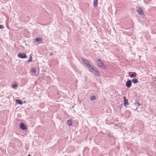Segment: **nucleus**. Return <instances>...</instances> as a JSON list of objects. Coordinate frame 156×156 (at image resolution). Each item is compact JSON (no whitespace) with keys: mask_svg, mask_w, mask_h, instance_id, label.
I'll return each mask as SVG.
<instances>
[{"mask_svg":"<svg viewBox=\"0 0 156 156\" xmlns=\"http://www.w3.org/2000/svg\"><path fill=\"white\" fill-rule=\"evenodd\" d=\"M67 124L68 125L70 126L72 125V121L71 119L68 120L67 121Z\"/></svg>","mask_w":156,"mask_h":156,"instance_id":"nucleus-11","label":"nucleus"},{"mask_svg":"<svg viewBox=\"0 0 156 156\" xmlns=\"http://www.w3.org/2000/svg\"><path fill=\"white\" fill-rule=\"evenodd\" d=\"M107 135L109 137H110L111 138H114V136L113 135H112V134L110 133H108Z\"/></svg>","mask_w":156,"mask_h":156,"instance_id":"nucleus-14","label":"nucleus"},{"mask_svg":"<svg viewBox=\"0 0 156 156\" xmlns=\"http://www.w3.org/2000/svg\"><path fill=\"white\" fill-rule=\"evenodd\" d=\"M81 60L83 63L88 68L90 72L94 73L95 76H100V75L99 71L93 65H91L88 61L85 58H81Z\"/></svg>","mask_w":156,"mask_h":156,"instance_id":"nucleus-1","label":"nucleus"},{"mask_svg":"<svg viewBox=\"0 0 156 156\" xmlns=\"http://www.w3.org/2000/svg\"><path fill=\"white\" fill-rule=\"evenodd\" d=\"M16 102L19 104L22 105L23 104V102L20 100H17Z\"/></svg>","mask_w":156,"mask_h":156,"instance_id":"nucleus-15","label":"nucleus"},{"mask_svg":"<svg viewBox=\"0 0 156 156\" xmlns=\"http://www.w3.org/2000/svg\"><path fill=\"white\" fill-rule=\"evenodd\" d=\"M96 97L95 95H93L90 97V100L93 101L96 100Z\"/></svg>","mask_w":156,"mask_h":156,"instance_id":"nucleus-12","label":"nucleus"},{"mask_svg":"<svg viewBox=\"0 0 156 156\" xmlns=\"http://www.w3.org/2000/svg\"><path fill=\"white\" fill-rule=\"evenodd\" d=\"M138 100H136L135 101V105H136V106L137 107H139L140 105V104H139V103L138 102Z\"/></svg>","mask_w":156,"mask_h":156,"instance_id":"nucleus-16","label":"nucleus"},{"mask_svg":"<svg viewBox=\"0 0 156 156\" xmlns=\"http://www.w3.org/2000/svg\"><path fill=\"white\" fill-rule=\"evenodd\" d=\"M154 78L156 80V77H155Z\"/></svg>","mask_w":156,"mask_h":156,"instance_id":"nucleus-23","label":"nucleus"},{"mask_svg":"<svg viewBox=\"0 0 156 156\" xmlns=\"http://www.w3.org/2000/svg\"><path fill=\"white\" fill-rule=\"evenodd\" d=\"M124 99V105L125 106L129 105L128 100L125 97H123Z\"/></svg>","mask_w":156,"mask_h":156,"instance_id":"nucleus-7","label":"nucleus"},{"mask_svg":"<svg viewBox=\"0 0 156 156\" xmlns=\"http://www.w3.org/2000/svg\"><path fill=\"white\" fill-rule=\"evenodd\" d=\"M42 40V39L40 37H37L35 38V41L36 42H39L40 41Z\"/></svg>","mask_w":156,"mask_h":156,"instance_id":"nucleus-13","label":"nucleus"},{"mask_svg":"<svg viewBox=\"0 0 156 156\" xmlns=\"http://www.w3.org/2000/svg\"><path fill=\"white\" fill-rule=\"evenodd\" d=\"M115 127H118V126H117V124H115Z\"/></svg>","mask_w":156,"mask_h":156,"instance_id":"nucleus-21","label":"nucleus"},{"mask_svg":"<svg viewBox=\"0 0 156 156\" xmlns=\"http://www.w3.org/2000/svg\"><path fill=\"white\" fill-rule=\"evenodd\" d=\"M136 10L139 15L140 16L144 15V12L140 6H137L136 8Z\"/></svg>","mask_w":156,"mask_h":156,"instance_id":"nucleus-3","label":"nucleus"},{"mask_svg":"<svg viewBox=\"0 0 156 156\" xmlns=\"http://www.w3.org/2000/svg\"><path fill=\"white\" fill-rule=\"evenodd\" d=\"M29 59L27 60L28 62H31L32 60V57L30 55L29 57Z\"/></svg>","mask_w":156,"mask_h":156,"instance_id":"nucleus-17","label":"nucleus"},{"mask_svg":"<svg viewBox=\"0 0 156 156\" xmlns=\"http://www.w3.org/2000/svg\"><path fill=\"white\" fill-rule=\"evenodd\" d=\"M20 128L23 130H26L27 129V126L22 122L20 123Z\"/></svg>","mask_w":156,"mask_h":156,"instance_id":"nucleus-5","label":"nucleus"},{"mask_svg":"<svg viewBox=\"0 0 156 156\" xmlns=\"http://www.w3.org/2000/svg\"><path fill=\"white\" fill-rule=\"evenodd\" d=\"M27 156H31L30 155V154H29Z\"/></svg>","mask_w":156,"mask_h":156,"instance_id":"nucleus-24","label":"nucleus"},{"mask_svg":"<svg viewBox=\"0 0 156 156\" xmlns=\"http://www.w3.org/2000/svg\"><path fill=\"white\" fill-rule=\"evenodd\" d=\"M53 54V53H51V54H50V55H52Z\"/></svg>","mask_w":156,"mask_h":156,"instance_id":"nucleus-22","label":"nucleus"},{"mask_svg":"<svg viewBox=\"0 0 156 156\" xmlns=\"http://www.w3.org/2000/svg\"><path fill=\"white\" fill-rule=\"evenodd\" d=\"M137 74L135 72H131V74L130 75V77L131 78H133L136 77Z\"/></svg>","mask_w":156,"mask_h":156,"instance_id":"nucleus-8","label":"nucleus"},{"mask_svg":"<svg viewBox=\"0 0 156 156\" xmlns=\"http://www.w3.org/2000/svg\"><path fill=\"white\" fill-rule=\"evenodd\" d=\"M4 28V27L2 25H0V29H3Z\"/></svg>","mask_w":156,"mask_h":156,"instance_id":"nucleus-20","label":"nucleus"},{"mask_svg":"<svg viewBox=\"0 0 156 156\" xmlns=\"http://www.w3.org/2000/svg\"><path fill=\"white\" fill-rule=\"evenodd\" d=\"M17 87H18V85L16 84H13L12 85V87L14 89H16V88Z\"/></svg>","mask_w":156,"mask_h":156,"instance_id":"nucleus-18","label":"nucleus"},{"mask_svg":"<svg viewBox=\"0 0 156 156\" xmlns=\"http://www.w3.org/2000/svg\"><path fill=\"white\" fill-rule=\"evenodd\" d=\"M32 72L34 73H35L36 72V69H33L32 70Z\"/></svg>","mask_w":156,"mask_h":156,"instance_id":"nucleus-19","label":"nucleus"},{"mask_svg":"<svg viewBox=\"0 0 156 156\" xmlns=\"http://www.w3.org/2000/svg\"><path fill=\"white\" fill-rule=\"evenodd\" d=\"M97 63L99 67L105 69L106 68V66L104 64L103 61L101 59H98L97 60Z\"/></svg>","mask_w":156,"mask_h":156,"instance_id":"nucleus-2","label":"nucleus"},{"mask_svg":"<svg viewBox=\"0 0 156 156\" xmlns=\"http://www.w3.org/2000/svg\"><path fill=\"white\" fill-rule=\"evenodd\" d=\"M98 4V0H94L93 6L94 7L96 8Z\"/></svg>","mask_w":156,"mask_h":156,"instance_id":"nucleus-9","label":"nucleus"},{"mask_svg":"<svg viewBox=\"0 0 156 156\" xmlns=\"http://www.w3.org/2000/svg\"><path fill=\"white\" fill-rule=\"evenodd\" d=\"M131 81H132V82H133L134 84L138 82V81L137 79L135 78H133Z\"/></svg>","mask_w":156,"mask_h":156,"instance_id":"nucleus-10","label":"nucleus"},{"mask_svg":"<svg viewBox=\"0 0 156 156\" xmlns=\"http://www.w3.org/2000/svg\"><path fill=\"white\" fill-rule=\"evenodd\" d=\"M18 57L22 59L27 58V55L24 53H19L18 55Z\"/></svg>","mask_w":156,"mask_h":156,"instance_id":"nucleus-4","label":"nucleus"},{"mask_svg":"<svg viewBox=\"0 0 156 156\" xmlns=\"http://www.w3.org/2000/svg\"><path fill=\"white\" fill-rule=\"evenodd\" d=\"M132 86V81L130 80H127L126 83V86L127 88H130Z\"/></svg>","mask_w":156,"mask_h":156,"instance_id":"nucleus-6","label":"nucleus"}]
</instances>
